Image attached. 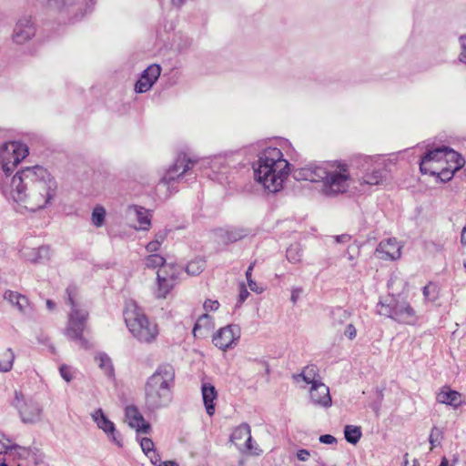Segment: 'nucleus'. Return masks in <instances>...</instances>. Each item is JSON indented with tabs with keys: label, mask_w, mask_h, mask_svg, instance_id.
<instances>
[{
	"label": "nucleus",
	"mask_w": 466,
	"mask_h": 466,
	"mask_svg": "<svg viewBox=\"0 0 466 466\" xmlns=\"http://www.w3.org/2000/svg\"><path fill=\"white\" fill-rule=\"evenodd\" d=\"M254 266H255V262H252L248 266V268L246 271V278H247L248 285L252 291L257 292V293H261L262 289H258L257 283L253 280V278H251Z\"/></svg>",
	"instance_id": "a18cd8bd"
},
{
	"label": "nucleus",
	"mask_w": 466,
	"mask_h": 466,
	"mask_svg": "<svg viewBox=\"0 0 466 466\" xmlns=\"http://www.w3.org/2000/svg\"><path fill=\"white\" fill-rule=\"evenodd\" d=\"M3 298L13 307H15L20 313L26 316H30L33 313V307L25 295L7 289L4 292Z\"/></svg>",
	"instance_id": "412c9836"
},
{
	"label": "nucleus",
	"mask_w": 466,
	"mask_h": 466,
	"mask_svg": "<svg viewBox=\"0 0 466 466\" xmlns=\"http://www.w3.org/2000/svg\"><path fill=\"white\" fill-rule=\"evenodd\" d=\"M344 327L345 329L343 333L345 337H347L350 340L354 339L357 336V329L353 325L352 321L350 320Z\"/></svg>",
	"instance_id": "de8ad7c7"
},
{
	"label": "nucleus",
	"mask_w": 466,
	"mask_h": 466,
	"mask_svg": "<svg viewBox=\"0 0 466 466\" xmlns=\"http://www.w3.org/2000/svg\"><path fill=\"white\" fill-rule=\"evenodd\" d=\"M287 259L291 263H298L301 260L302 257V248L299 244H292L290 245L286 252Z\"/></svg>",
	"instance_id": "4c0bfd02"
},
{
	"label": "nucleus",
	"mask_w": 466,
	"mask_h": 466,
	"mask_svg": "<svg viewBox=\"0 0 466 466\" xmlns=\"http://www.w3.org/2000/svg\"><path fill=\"white\" fill-rule=\"evenodd\" d=\"M319 441L324 444H335L337 443V439L330 434H324L319 437Z\"/></svg>",
	"instance_id": "4d7b16f0"
},
{
	"label": "nucleus",
	"mask_w": 466,
	"mask_h": 466,
	"mask_svg": "<svg viewBox=\"0 0 466 466\" xmlns=\"http://www.w3.org/2000/svg\"><path fill=\"white\" fill-rule=\"evenodd\" d=\"M445 156L444 157V169L445 171L451 172V178L454 173L460 170L464 165V158L453 149L444 147Z\"/></svg>",
	"instance_id": "393cba45"
},
{
	"label": "nucleus",
	"mask_w": 466,
	"mask_h": 466,
	"mask_svg": "<svg viewBox=\"0 0 466 466\" xmlns=\"http://www.w3.org/2000/svg\"><path fill=\"white\" fill-rule=\"evenodd\" d=\"M106 218V210L103 207H96L92 212V223L96 228L103 226Z\"/></svg>",
	"instance_id": "a19ab883"
},
{
	"label": "nucleus",
	"mask_w": 466,
	"mask_h": 466,
	"mask_svg": "<svg viewBox=\"0 0 466 466\" xmlns=\"http://www.w3.org/2000/svg\"><path fill=\"white\" fill-rule=\"evenodd\" d=\"M297 457L299 461H305L309 459V451L308 450H305V449H301L298 451L297 453Z\"/></svg>",
	"instance_id": "bf43d9fd"
},
{
	"label": "nucleus",
	"mask_w": 466,
	"mask_h": 466,
	"mask_svg": "<svg viewBox=\"0 0 466 466\" xmlns=\"http://www.w3.org/2000/svg\"><path fill=\"white\" fill-rule=\"evenodd\" d=\"M300 292L301 289H294L292 290L290 299L293 303H295L298 300Z\"/></svg>",
	"instance_id": "052dcab7"
},
{
	"label": "nucleus",
	"mask_w": 466,
	"mask_h": 466,
	"mask_svg": "<svg viewBox=\"0 0 466 466\" xmlns=\"http://www.w3.org/2000/svg\"><path fill=\"white\" fill-rule=\"evenodd\" d=\"M13 406L18 410L24 423L34 424L41 420L42 408L33 400H25L21 392H15Z\"/></svg>",
	"instance_id": "6e6552de"
},
{
	"label": "nucleus",
	"mask_w": 466,
	"mask_h": 466,
	"mask_svg": "<svg viewBox=\"0 0 466 466\" xmlns=\"http://www.w3.org/2000/svg\"><path fill=\"white\" fill-rule=\"evenodd\" d=\"M212 327L211 318L208 314L205 313L198 318L194 328H193V335L195 337H203L204 333L202 329H205L209 330Z\"/></svg>",
	"instance_id": "473e14b6"
},
{
	"label": "nucleus",
	"mask_w": 466,
	"mask_h": 466,
	"mask_svg": "<svg viewBox=\"0 0 466 466\" xmlns=\"http://www.w3.org/2000/svg\"><path fill=\"white\" fill-rule=\"evenodd\" d=\"M204 309L205 310H217L219 307V303L218 300H211V299H207L205 302H204Z\"/></svg>",
	"instance_id": "3c124183"
},
{
	"label": "nucleus",
	"mask_w": 466,
	"mask_h": 466,
	"mask_svg": "<svg viewBox=\"0 0 466 466\" xmlns=\"http://www.w3.org/2000/svg\"><path fill=\"white\" fill-rule=\"evenodd\" d=\"M430 155H424L420 162V169L422 174L438 176L442 181L451 179V172L445 171L444 166L438 165L433 160H429Z\"/></svg>",
	"instance_id": "b1692460"
},
{
	"label": "nucleus",
	"mask_w": 466,
	"mask_h": 466,
	"mask_svg": "<svg viewBox=\"0 0 466 466\" xmlns=\"http://www.w3.org/2000/svg\"><path fill=\"white\" fill-rule=\"evenodd\" d=\"M158 466H179L176 461H167L162 463H159Z\"/></svg>",
	"instance_id": "69168bd1"
},
{
	"label": "nucleus",
	"mask_w": 466,
	"mask_h": 466,
	"mask_svg": "<svg viewBox=\"0 0 466 466\" xmlns=\"http://www.w3.org/2000/svg\"><path fill=\"white\" fill-rule=\"evenodd\" d=\"M437 400L440 403L450 405L455 409L462 404L461 393L451 390L447 386L441 388L437 395Z\"/></svg>",
	"instance_id": "cd10ccee"
},
{
	"label": "nucleus",
	"mask_w": 466,
	"mask_h": 466,
	"mask_svg": "<svg viewBox=\"0 0 466 466\" xmlns=\"http://www.w3.org/2000/svg\"><path fill=\"white\" fill-rule=\"evenodd\" d=\"M146 455L147 456V458L150 460V461L154 465H157L158 466V464L161 463L160 462V461H161L160 455L157 452L156 450L147 453Z\"/></svg>",
	"instance_id": "5fc2aeb1"
},
{
	"label": "nucleus",
	"mask_w": 466,
	"mask_h": 466,
	"mask_svg": "<svg viewBox=\"0 0 466 466\" xmlns=\"http://www.w3.org/2000/svg\"><path fill=\"white\" fill-rule=\"evenodd\" d=\"M161 74V67L158 65L153 64L145 69L135 85V91L137 93H145L148 91L155 82L158 79Z\"/></svg>",
	"instance_id": "a211bd4d"
},
{
	"label": "nucleus",
	"mask_w": 466,
	"mask_h": 466,
	"mask_svg": "<svg viewBox=\"0 0 466 466\" xmlns=\"http://www.w3.org/2000/svg\"><path fill=\"white\" fill-rule=\"evenodd\" d=\"M240 337V329L237 325H228L219 329L213 336L212 341L216 347L226 350Z\"/></svg>",
	"instance_id": "ddd939ff"
},
{
	"label": "nucleus",
	"mask_w": 466,
	"mask_h": 466,
	"mask_svg": "<svg viewBox=\"0 0 466 466\" xmlns=\"http://www.w3.org/2000/svg\"><path fill=\"white\" fill-rule=\"evenodd\" d=\"M59 371H60V375L61 377L66 381V382H70L72 380H73V374H72V371H71V369L70 367L66 366V365H62L60 368H59Z\"/></svg>",
	"instance_id": "8fccbe9b"
},
{
	"label": "nucleus",
	"mask_w": 466,
	"mask_h": 466,
	"mask_svg": "<svg viewBox=\"0 0 466 466\" xmlns=\"http://www.w3.org/2000/svg\"><path fill=\"white\" fill-rule=\"evenodd\" d=\"M394 299L391 298L389 302L380 301L377 304V313L380 316L388 317L393 319L394 315Z\"/></svg>",
	"instance_id": "e433bc0d"
},
{
	"label": "nucleus",
	"mask_w": 466,
	"mask_h": 466,
	"mask_svg": "<svg viewBox=\"0 0 466 466\" xmlns=\"http://www.w3.org/2000/svg\"><path fill=\"white\" fill-rule=\"evenodd\" d=\"M124 318L128 330L139 342L150 344L157 339L158 336L157 325L150 321L136 306L127 309L124 312Z\"/></svg>",
	"instance_id": "39448f33"
},
{
	"label": "nucleus",
	"mask_w": 466,
	"mask_h": 466,
	"mask_svg": "<svg viewBox=\"0 0 466 466\" xmlns=\"http://www.w3.org/2000/svg\"><path fill=\"white\" fill-rule=\"evenodd\" d=\"M92 418L96 423V426L101 429L118 447H122V441L120 435L117 433L115 424L108 420L102 409L96 410L93 414Z\"/></svg>",
	"instance_id": "2eb2a0df"
},
{
	"label": "nucleus",
	"mask_w": 466,
	"mask_h": 466,
	"mask_svg": "<svg viewBox=\"0 0 466 466\" xmlns=\"http://www.w3.org/2000/svg\"><path fill=\"white\" fill-rule=\"evenodd\" d=\"M350 175L347 165H339L337 168L329 170L322 185V192L328 197L344 193L350 187Z\"/></svg>",
	"instance_id": "0eeeda50"
},
{
	"label": "nucleus",
	"mask_w": 466,
	"mask_h": 466,
	"mask_svg": "<svg viewBox=\"0 0 466 466\" xmlns=\"http://www.w3.org/2000/svg\"><path fill=\"white\" fill-rule=\"evenodd\" d=\"M56 190L55 177L43 167L35 166L15 173L8 194L14 201L25 203L26 208L35 211L46 208L55 198Z\"/></svg>",
	"instance_id": "f257e3e1"
},
{
	"label": "nucleus",
	"mask_w": 466,
	"mask_h": 466,
	"mask_svg": "<svg viewBox=\"0 0 466 466\" xmlns=\"http://www.w3.org/2000/svg\"><path fill=\"white\" fill-rule=\"evenodd\" d=\"M28 147L25 144L11 141L5 143L0 148V161L2 170L9 177L14 168L28 155Z\"/></svg>",
	"instance_id": "423d86ee"
},
{
	"label": "nucleus",
	"mask_w": 466,
	"mask_h": 466,
	"mask_svg": "<svg viewBox=\"0 0 466 466\" xmlns=\"http://www.w3.org/2000/svg\"><path fill=\"white\" fill-rule=\"evenodd\" d=\"M393 319L403 324L415 323L417 317L415 310L405 300L399 301L394 299Z\"/></svg>",
	"instance_id": "4be33fe9"
},
{
	"label": "nucleus",
	"mask_w": 466,
	"mask_h": 466,
	"mask_svg": "<svg viewBox=\"0 0 466 466\" xmlns=\"http://www.w3.org/2000/svg\"><path fill=\"white\" fill-rule=\"evenodd\" d=\"M129 212H133L136 215V218L138 222L137 229L147 230L151 225V219L149 218L148 211L138 206H132L129 208Z\"/></svg>",
	"instance_id": "7c9ffc66"
},
{
	"label": "nucleus",
	"mask_w": 466,
	"mask_h": 466,
	"mask_svg": "<svg viewBox=\"0 0 466 466\" xmlns=\"http://www.w3.org/2000/svg\"><path fill=\"white\" fill-rule=\"evenodd\" d=\"M3 360L0 361V371L7 372L11 370L15 360V353L12 349H7L3 354Z\"/></svg>",
	"instance_id": "58836bf2"
},
{
	"label": "nucleus",
	"mask_w": 466,
	"mask_h": 466,
	"mask_svg": "<svg viewBox=\"0 0 466 466\" xmlns=\"http://www.w3.org/2000/svg\"><path fill=\"white\" fill-rule=\"evenodd\" d=\"M145 267L147 268L155 269L157 268H163L167 265L165 258L158 254H150L145 258Z\"/></svg>",
	"instance_id": "f704fd0d"
},
{
	"label": "nucleus",
	"mask_w": 466,
	"mask_h": 466,
	"mask_svg": "<svg viewBox=\"0 0 466 466\" xmlns=\"http://www.w3.org/2000/svg\"><path fill=\"white\" fill-rule=\"evenodd\" d=\"M351 313L341 307H336L330 311L331 325L341 331L342 328L350 320Z\"/></svg>",
	"instance_id": "c85d7f7f"
},
{
	"label": "nucleus",
	"mask_w": 466,
	"mask_h": 466,
	"mask_svg": "<svg viewBox=\"0 0 466 466\" xmlns=\"http://www.w3.org/2000/svg\"><path fill=\"white\" fill-rule=\"evenodd\" d=\"M181 273L182 268L174 263H167L163 268H159L157 270V279L158 285V298H166L176 285L177 279Z\"/></svg>",
	"instance_id": "1a4fd4ad"
},
{
	"label": "nucleus",
	"mask_w": 466,
	"mask_h": 466,
	"mask_svg": "<svg viewBox=\"0 0 466 466\" xmlns=\"http://www.w3.org/2000/svg\"><path fill=\"white\" fill-rule=\"evenodd\" d=\"M329 169L321 165L310 164L309 166L296 168L292 171V176L296 180H306L310 182H322L327 177Z\"/></svg>",
	"instance_id": "f8f14e48"
},
{
	"label": "nucleus",
	"mask_w": 466,
	"mask_h": 466,
	"mask_svg": "<svg viewBox=\"0 0 466 466\" xmlns=\"http://www.w3.org/2000/svg\"><path fill=\"white\" fill-rule=\"evenodd\" d=\"M461 243L466 246V225L463 227L461 235Z\"/></svg>",
	"instance_id": "e2e57ef3"
},
{
	"label": "nucleus",
	"mask_w": 466,
	"mask_h": 466,
	"mask_svg": "<svg viewBox=\"0 0 466 466\" xmlns=\"http://www.w3.org/2000/svg\"><path fill=\"white\" fill-rule=\"evenodd\" d=\"M205 268V261L202 259L192 260L187 267L186 271L188 275L196 276L200 274Z\"/></svg>",
	"instance_id": "79ce46f5"
},
{
	"label": "nucleus",
	"mask_w": 466,
	"mask_h": 466,
	"mask_svg": "<svg viewBox=\"0 0 466 466\" xmlns=\"http://www.w3.org/2000/svg\"><path fill=\"white\" fill-rule=\"evenodd\" d=\"M171 1H172V4L177 7H181L187 2V0H171Z\"/></svg>",
	"instance_id": "774afa93"
},
{
	"label": "nucleus",
	"mask_w": 466,
	"mask_h": 466,
	"mask_svg": "<svg viewBox=\"0 0 466 466\" xmlns=\"http://www.w3.org/2000/svg\"><path fill=\"white\" fill-rule=\"evenodd\" d=\"M140 446L145 454L154 451V442L150 438H142L140 440Z\"/></svg>",
	"instance_id": "09e8293b"
},
{
	"label": "nucleus",
	"mask_w": 466,
	"mask_h": 466,
	"mask_svg": "<svg viewBox=\"0 0 466 466\" xmlns=\"http://www.w3.org/2000/svg\"><path fill=\"white\" fill-rule=\"evenodd\" d=\"M431 285H427L423 288L422 292L425 299H430Z\"/></svg>",
	"instance_id": "0e129e2a"
},
{
	"label": "nucleus",
	"mask_w": 466,
	"mask_h": 466,
	"mask_svg": "<svg viewBox=\"0 0 466 466\" xmlns=\"http://www.w3.org/2000/svg\"><path fill=\"white\" fill-rule=\"evenodd\" d=\"M442 439H443L442 430L438 427H433L431 431V434L429 437V441L431 445V450H433L436 446L440 445Z\"/></svg>",
	"instance_id": "37998d69"
},
{
	"label": "nucleus",
	"mask_w": 466,
	"mask_h": 466,
	"mask_svg": "<svg viewBox=\"0 0 466 466\" xmlns=\"http://www.w3.org/2000/svg\"><path fill=\"white\" fill-rule=\"evenodd\" d=\"M351 249H352V247L349 246L348 249H347V258H348L349 261H350V267L353 268L356 265V258L359 254V248H357L355 253L351 252L350 251Z\"/></svg>",
	"instance_id": "603ef678"
},
{
	"label": "nucleus",
	"mask_w": 466,
	"mask_h": 466,
	"mask_svg": "<svg viewBox=\"0 0 466 466\" xmlns=\"http://www.w3.org/2000/svg\"><path fill=\"white\" fill-rule=\"evenodd\" d=\"M289 163L277 147H267L258 154L254 164V177L263 187L271 193L279 192L289 172Z\"/></svg>",
	"instance_id": "f03ea898"
},
{
	"label": "nucleus",
	"mask_w": 466,
	"mask_h": 466,
	"mask_svg": "<svg viewBox=\"0 0 466 466\" xmlns=\"http://www.w3.org/2000/svg\"><path fill=\"white\" fill-rule=\"evenodd\" d=\"M35 35V25L30 15L21 16L15 23L12 39L17 45H23Z\"/></svg>",
	"instance_id": "9b49d317"
},
{
	"label": "nucleus",
	"mask_w": 466,
	"mask_h": 466,
	"mask_svg": "<svg viewBox=\"0 0 466 466\" xmlns=\"http://www.w3.org/2000/svg\"><path fill=\"white\" fill-rule=\"evenodd\" d=\"M309 397L313 404L329 408L332 404L329 389L322 381L310 387Z\"/></svg>",
	"instance_id": "5701e85b"
},
{
	"label": "nucleus",
	"mask_w": 466,
	"mask_h": 466,
	"mask_svg": "<svg viewBox=\"0 0 466 466\" xmlns=\"http://www.w3.org/2000/svg\"><path fill=\"white\" fill-rule=\"evenodd\" d=\"M125 417L129 427L135 429L137 432L147 434L150 431V424L145 420L144 417L136 406H127L125 409Z\"/></svg>",
	"instance_id": "6ab92c4d"
},
{
	"label": "nucleus",
	"mask_w": 466,
	"mask_h": 466,
	"mask_svg": "<svg viewBox=\"0 0 466 466\" xmlns=\"http://www.w3.org/2000/svg\"><path fill=\"white\" fill-rule=\"evenodd\" d=\"M50 6L57 9L59 12H65L71 15L72 19L78 20L85 14L91 10L94 5V0H47Z\"/></svg>",
	"instance_id": "9d476101"
},
{
	"label": "nucleus",
	"mask_w": 466,
	"mask_h": 466,
	"mask_svg": "<svg viewBox=\"0 0 466 466\" xmlns=\"http://www.w3.org/2000/svg\"><path fill=\"white\" fill-rule=\"evenodd\" d=\"M292 379L295 382L303 380L305 383L310 384L311 386L321 382L319 369L316 365L306 366L300 373L293 374Z\"/></svg>",
	"instance_id": "a878e982"
},
{
	"label": "nucleus",
	"mask_w": 466,
	"mask_h": 466,
	"mask_svg": "<svg viewBox=\"0 0 466 466\" xmlns=\"http://www.w3.org/2000/svg\"><path fill=\"white\" fill-rule=\"evenodd\" d=\"M201 393L207 413L209 416L214 415L216 406L214 401L218 398L216 388L210 383H202Z\"/></svg>",
	"instance_id": "bb28decb"
},
{
	"label": "nucleus",
	"mask_w": 466,
	"mask_h": 466,
	"mask_svg": "<svg viewBox=\"0 0 466 466\" xmlns=\"http://www.w3.org/2000/svg\"><path fill=\"white\" fill-rule=\"evenodd\" d=\"M194 161L187 158L185 154L179 155L176 162L166 172L161 179V183L169 184L171 181L178 178L180 176L188 171L194 165Z\"/></svg>",
	"instance_id": "f3484780"
},
{
	"label": "nucleus",
	"mask_w": 466,
	"mask_h": 466,
	"mask_svg": "<svg viewBox=\"0 0 466 466\" xmlns=\"http://www.w3.org/2000/svg\"><path fill=\"white\" fill-rule=\"evenodd\" d=\"M160 246L161 245H159V242L154 239L146 246V249L147 252L155 254L154 252L157 251Z\"/></svg>",
	"instance_id": "13d9d810"
},
{
	"label": "nucleus",
	"mask_w": 466,
	"mask_h": 466,
	"mask_svg": "<svg viewBox=\"0 0 466 466\" xmlns=\"http://www.w3.org/2000/svg\"><path fill=\"white\" fill-rule=\"evenodd\" d=\"M332 238L337 243L347 244L351 240L352 237L349 234H341V235H338V236H333Z\"/></svg>",
	"instance_id": "864d4df0"
},
{
	"label": "nucleus",
	"mask_w": 466,
	"mask_h": 466,
	"mask_svg": "<svg viewBox=\"0 0 466 466\" xmlns=\"http://www.w3.org/2000/svg\"><path fill=\"white\" fill-rule=\"evenodd\" d=\"M425 155H430L429 160H433L438 165L444 166L445 148L444 147H437L433 150H429Z\"/></svg>",
	"instance_id": "ea45409f"
},
{
	"label": "nucleus",
	"mask_w": 466,
	"mask_h": 466,
	"mask_svg": "<svg viewBox=\"0 0 466 466\" xmlns=\"http://www.w3.org/2000/svg\"><path fill=\"white\" fill-rule=\"evenodd\" d=\"M96 360L98 361L99 368L104 370L106 376L111 377L114 374L111 359L106 353H99L96 357Z\"/></svg>",
	"instance_id": "72a5a7b5"
},
{
	"label": "nucleus",
	"mask_w": 466,
	"mask_h": 466,
	"mask_svg": "<svg viewBox=\"0 0 466 466\" xmlns=\"http://www.w3.org/2000/svg\"><path fill=\"white\" fill-rule=\"evenodd\" d=\"M344 436L348 442L356 444L361 437L360 428L358 426L347 425L344 428Z\"/></svg>",
	"instance_id": "c9c22d12"
},
{
	"label": "nucleus",
	"mask_w": 466,
	"mask_h": 466,
	"mask_svg": "<svg viewBox=\"0 0 466 466\" xmlns=\"http://www.w3.org/2000/svg\"><path fill=\"white\" fill-rule=\"evenodd\" d=\"M66 293V302L70 305L71 310L68 314V320L66 329L67 338L77 341L83 348H87V340L83 337V332L86 328L88 319V311L84 309L77 301V288L75 285H69Z\"/></svg>",
	"instance_id": "20e7f679"
},
{
	"label": "nucleus",
	"mask_w": 466,
	"mask_h": 466,
	"mask_svg": "<svg viewBox=\"0 0 466 466\" xmlns=\"http://www.w3.org/2000/svg\"><path fill=\"white\" fill-rule=\"evenodd\" d=\"M175 370L170 364H161L147 379L145 385V404L154 411L168 405L172 400Z\"/></svg>",
	"instance_id": "7ed1b4c3"
},
{
	"label": "nucleus",
	"mask_w": 466,
	"mask_h": 466,
	"mask_svg": "<svg viewBox=\"0 0 466 466\" xmlns=\"http://www.w3.org/2000/svg\"><path fill=\"white\" fill-rule=\"evenodd\" d=\"M374 255L383 260H395L400 258L401 247L396 238L381 240L378 245Z\"/></svg>",
	"instance_id": "dca6fc26"
},
{
	"label": "nucleus",
	"mask_w": 466,
	"mask_h": 466,
	"mask_svg": "<svg viewBox=\"0 0 466 466\" xmlns=\"http://www.w3.org/2000/svg\"><path fill=\"white\" fill-rule=\"evenodd\" d=\"M46 304V308L49 310H54L55 308H56V303L53 300H51V299H47Z\"/></svg>",
	"instance_id": "338daca9"
},
{
	"label": "nucleus",
	"mask_w": 466,
	"mask_h": 466,
	"mask_svg": "<svg viewBox=\"0 0 466 466\" xmlns=\"http://www.w3.org/2000/svg\"><path fill=\"white\" fill-rule=\"evenodd\" d=\"M247 232L243 228H232L227 231L226 238L228 242H236L243 238Z\"/></svg>",
	"instance_id": "c03bdc74"
},
{
	"label": "nucleus",
	"mask_w": 466,
	"mask_h": 466,
	"mask_svg": "<svg viewBox=\"0 0 466 466\" xmlns=\"http://www.w3.org/2000/svg\"><path fill=\"white\" fill-rule=\"evenodd\" d=\"M248 296H249V292L247 290L245 286L242 284L240 286V291H239V295H238V306L242 304L248 299Z\"/></svg>",
	"instance_id": "6e6d98bb"
},
{
	"label": "nucleus",
	"mask_w": 466,
	"mask_h": 466,
	"mask_svg": "<svg viewBox=\"0 0 466 466\" xmlns=\"http://www.w3.org/2000/svg\"><path fill=\"white\" fill-rule=\"evenodd\" d=\"M460 54L458 59L461 63L466 65V35H461L459 37Z\"/></svg>",
	"instance_id": "49530a36"
},
{
	"label": "nucleus",
	"mask_w": 466,
	"mask_h": 466,
	"mask_svg": "<svg viewBox=\"0 0 466 466\" xmlns=\"http://www.w3.org/2000/svg\"><path fill=\"white\" fill-rule=\"evenodd\" d=\"M385 177V170L380 167H375L371 171L367 167L360 179V184L379 185Z\"/></svg>",
	"instance_id": "c756f323"
},
{
	"label": "nucleus",
	"mask_w": 466,
	"mask_h": 466,
	"mask_svg": "<svg viewBox=\"0 0 466 466\" xmlns=\"http://www.w3.org/2000/svg\"><path fill=\"white\" fill-rule=\"evenodd\" d=\"M5 454L10 457L28 460L34 466H47L43 456L38 454L37 449L26 448L19 445H13L5 448Z\"/></svg>",
	"instance_id": "4468645a"
},
{
	"label": "nucleus",
	"mask_w": 466,
	"mask_h": 466,
	"mask_svg": "<svg viewBox=\"0 0 466 466\" xmlns=\"http://www.w3.org/2000/svg\"><path fill=\"white\" fill-rule=\"evenodd\" d=\"M166 237H167V233L166 232H158L156 235L155 240L158 241L159 245H161L164 242V240L166 239Z\"/></svg>",
	"instance_id": "680f3d73"
},
{
	"label": "nucleus",
	"mask_w": 466,
	"mask_h": 466,
	"mask_svg": "<svg viewBox=\"0 0 466 466\" xmlns=\"http://www.w3.org/2000/svg\"><path fill=\"white\" fill-rule=\"evenodd\" d=\"M34 255L24 251L23 255L33 262L40 263L48 260L50 258V248L47 246H41L37 249H33Z\"/></svg>",
	"instance_id": "2f4dec72"
},
{
	"label": "nucleus",
	"mask_w": 466,
	"mask_h": 466,
	"mask_svg": "<svg viewBox=\"0 0 466 466\" xmlns=\"http://www.w3.org/2000/svg\"><path fill=\"white\" fill-rule=\"evenodd\" d=\"M230 441L239 449L244 448L248 451H252V437L249 425L242 423L238 426L231 433Z\"/></svg>",
	"instance_id": "aec40b11"
}]
</instances>
